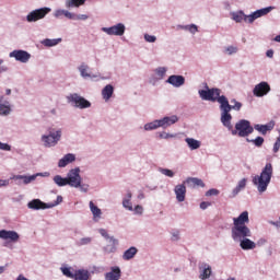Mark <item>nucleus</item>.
Instances as JSON below:
<instances>
[{"instance_id": "nucleus-39", "label": "nucleus", "mask_w": 280, "mask_h": 280, "mask_svg": "<svg viewBox=\"0 0 280 280\" xmlns=\"http://www.w3.org/2000/svg\"><path fill=\"white\" fill-rule=\"evenodd\" d=\"M166 69L165 68H158L155 70V74L158 75L159 79H163L166 74Z\"/></svg>"}, {"instance_id": "nucleus-2", "label": "nucleus", "mask_w": 280, "mask_h": 280, "mask_svg": "<svg viewBox=\"0 0 280 280\" xmlns=\"http://www.w3.org/2000/svg\"><path fill=\"white\" fill-rule=\"evenodd\" d=\"M273 176V166L267 163L261 170L260 175H255L252 179L253 185L257 187L258 192H265L268 189Z\"/></svg>"}, {"instance_id": "nucleus-35", "label": "nucleus", "mask_w": 280, "mask_h": 280, "mask_svg": "<svg viewBox=\"0 0 280 280\" xmlns=\"http://www.w3.org/2000/svg\"><path fill=\"white\" fill-rule=\"evenodd\" d=\"M247 142H253L255 144V147L257 148H260L262 147L264 142H265V139L261 138V137H257L256 139L254 140H249V139H246Z\"/></svg>"}, {"instance_id": "nucleus-60", "label": "nucleus", "mask_w": 280, "mask_h": 280, "mask_svg": "<svg viewBox=\"0 0 280 280\" xmlns=\"http://www.w3.org/2000/svg\"><path fill=\"white\" fill-rule=\"evenodd\" d=\"M16 280H30V279L25 278L23 275H20Z\"/></svg>"}, {"instance_id": "nucleus-5", "label": "nucleus", "mask_w": 280, "mask_h": 280, "mask_svg": "<svg viewBox=\"0 0 280 280\" xmlns=\"http://www.w3.org/2000/svg\"><path fill=\"white\" fill-rule=\"evenodd\" d=\"M254 132V127L250 121L242 119L235 124V129L231 131L233 136H238L241 138H246Z\"/></svg>"}, {"instance_id": "nucleus-40", "label": "nucleus", "mask_w": 280, "mask_h": 280, "mask_svg": "<svg viewBox=\"0 0 280 280\" xmlns=\"http://www.w3.org/2000/svg\"><path fill=\"white\" fill-rule=\"evenodd\" d=\"M10 112H11V108L9 106L0 104V115H9Z\"/></svg>"}, {"instance_id": "nucleus-33", "label": "nucleus", "mask_w": 280, "mask_h": 280, "mask_svg": "<svg viewBox=\"0 0 280 280\" xmlns=\"http://www.w3.org/2000/svg\"><path fill=\"white\" fill-rule=\"evenodd\" d=\"M231 103L234 104V105H230V112L233 109V110H236V112H240L243 107V104L237 102L236 100H231Z\"/></svg>"}, {"instance_id": "nucleus-3", "label": "nucleus", "mask_w": 280, "mask_h": 280, "mask_svg": "<svg viewBox=\"0 0 280 280\" xmlns=\"http://www.w3.org/2000/svg\"><path fill=\"white\" fill-rule=\"evenodd\" d=\"M272 10H275V7H265V9H258L257 11H254V13H250V15H245L244 11H238V13L232 14V20L236 23H241L243 21L254 23L257 19L266 16Z\"/></svg>"}, {"instance_id": "nucleus-36", "label": "nucleus", "mask_w": 280, "mask_h": 280, "mask_svg": "<svg viewBox=\"0 0 280 280\" xmlns=\"http://www.w3.org/2000/svg\"><path fill=\"white\" fill-rule=\"evenodd\" d=\"M79 71H81V77L91 78V74L88 72L89 71L88 66L83 65V66L79 67Z\"/></svg>"}, {"instance_id": "nucleus-31", "label": "nucleus", "mask_w": 280, "mask_h": 280, "mask_svg": "<svg viewBox=\"0 0 280 280\" xmlns=\"http://www.w3.org/2000/svg\"><path fill=\"white\" fill-rule=\"evenodd\" d=\"M52 180H55V184H57L59 187L69 185L68 178H62L60 175L55 176Z\"/></svg>"}, {"instance_id": "nucleus-58", "label": "nucleus", "mask_w": 280, "mask_h": 280, "mask_svg": "<svg viewBox=\"0 0 280 280\" xmlns=\"http://www.w3.org/2000/svg\"><path fill=\"white\" fill-rule=\"evenodd\" d=\"M273 50H268L267 52H266V56L267 57H269V58H273Z\"/></svg>"}, {"instance_id": "nucleus-17", "label": "nucleus", "mask_w": 280, "mask_h": 280, "mask_svg": "<svg viewBox=\"0 0 280 280\" xmlns=\"http://www.w3.org/2000/svg\"><path fill=\"white\" fill-rule=\"evenodd\" d=\"M166 82L174 88H180L185 84V78L183 75H171Z\"/></svg>"}, {"instance_id": "nucleus-59", "label": "nucleus", "mask_w": 280, "mask_h": 280, "mask_svg": "<svg viewBox=\"0 0 280 280\" xmlns=\"http://www.w3.org/2000/svg\"><path fill=\"white\" fill-rule=\"evenodd\" d=\"M9 184V182L8 180H0V187H2V186H7Z\"/></svg>"}, {"instance_id": "nucleus-42", "label": "nucleus", "mask_w": 280, "mask_h": 280, "mask_svg": "<svg viewBox=\"0 0 280 280\" xmlns=\"http://www.w3.org/2000/svg\"><path fill=\"white\" fill-rule=\"evenodd\" d=\"M161 174L167 176V177H174V172L171 171V170H167V168H162L161 171Z\"/></svg>"}, {"instance_id": "nucleus-32", "label": "nucleus", "mask_w": 280, "mask_h": 280, "mask_svg": "<svg viewBox=\"0 0 280 280\" xmlns=\"http://www.w3.org/2000/svg\"><path fill=\"white\" fill-rule=\"evenodd\" d=\"M98 233H101V235H103V237H105L106 240H109V242H110L112 244H114V245L118 244V241H117L116 238H114V237H110V236L108 235V233H107L106 230L101 229V230L98 231Z\"/></svg>"}, {"instance_id": "nucleus-26", "label": "nucleus", "mask_w": 280, "mask_h": 280, "mask_svg": "<svg viewBox=\"0 0 280 280\" xmlns=\"http://www.w3.org/2000/svg\"><path fill=\"white\" fill-rule=\"evenodd\" d=\"M103 100L109 101L114 94V86L113 85H107L105 89H103Z\"/></svg>"}, {"instance_id": "nucleus-28", "label": "nucleus", "mask_w": 280, "mask_h": 280, "mask_svg": "<svg viewBox=\"0 0 280 280\" xmlns=\"http://www.w3.org/2000/svg\"><path fill=\"white\" fill-rule=\"evenodd\" d=\"M138 253V249L136 247H131L122 254V259L125 260H130L132 259Z\"/></svg>"}, {"instance_id": "nucleus-25", "label": "nucleus", "mask_w": 280, "mask_h": 280, "mask_svg": "<svg viewBox=\"0 0 280 280\" xmlns=\"http://www.w3.org/2000/svg\"><path fill=\"white\" fill-rule=\"evenodd\" d=\"M90 273L86 270H77L74 272V277L72 279L74 280H89Z\"/></svg>"}, {"instance_id": "nucleus-55", "label": "nucleus", "mask_w": 280, "mask_h": 280, "mask_svg": "<svg viewBox=\"0 0 280 280\" xmlns=\"http://www.w3.org/2000/svg\"><path fill=\"white\" fill-rule=\"evenodd\" d=\"M241 192V189L236 186L233 191H232V195L233 197L237 196L238 194Z\"/></svg>"}, {"instance_id": "nucleus-51", "label": "nucleus", "mask_w": 280, "mask_h": 280, "mask_svg": "<svg viewBox=\"0 0 280 280\" xmlns=\"http://www.w3.org/2000/svg\"><path fill=\"white\" fill-rule=\"evenodd\" d=\"M135 213L137 214H142L143 213V207L141 206H136L133 209Z\"/></svg>"}, {"instance_id": "nucleus-52", "label": "nucleus", "mask_w": 280, "mask_h": 280, "mask_svg": "<svg viewBox=\"0 0 280 280\" xmlns=\"http://www.w3.org/2000/svg\"><path fill=\"white\" fill-rule=\"evenodd\" d=\"M212 203L211 202H206V201H203V202H201L200 203V209L201 210H206L208 207H210Z\"/></svg>"}, {"instance_id": "nucleus-7", "label": "nucleus", "mask_w": 280, "mask_h": 280, "mask_svg": "<svg viewBox=\"0 0 280 280\" xmlns=\"http://www.w3.org/2000/svg\"><path fill=\"white\" fill-rule=\"evenodd\" d=\"M50 11L51 9L48 7H44L43 9H35L28 13L27 21L33 23L43 20Z\"/></svg>"}, {"instance_id": "nucleus-57", "label": "nucleus", "mask_w": 280, "mask_h": 280, "mask_svg": "<svg viewBox=\"0 0 280 280\" xmlns=\"http://www.w3.org/2000/svg\"><path fill=\"white\" fill-rule=\"evenodd\" d=\"M77 19L86 21L89 19V15H77Z\"/></svg>"}, {"instance_id": "nucleus-49", "label": "nucleus", "mask_w": 280, "mask_h": 280, "mask_svg": "<svg viewBox=\"0 0 280 280\" xmlns=\"http://www.w3.org/2000/svg\"><path fill=\"white\" fill-rule=\"evenodd\" d=\"M59 13H63V15L70 20L74 19L73 13H70V11H59Z\"/></svg>"}, {"instance_id": "nucleus-44", "label": "nucleus", "mask_w": 280, "mask_h": 280, "mask_svg": "<svg viewBox=\"0 0 280 280\" xmlns=\"http://www.w3.org/2000/svg\"><path fill=\"white\" fill-rule=\"evenodd\" d=\"M92 242V238L91 237H83L81 238V241H79V246H82V245H88Z\"/></svg>"}, {"instance_id": "nucleus-41", "label": "nucleus", "mask_w": 280, "mask_h": 280, "mask_svg": "<svg viewBox=\"0 0 280 280\" xmlns=\"http://www.w3.org/2000/svg\"><path fill=\"white\" fill-rule=\"evenodd\" d=\"M122 206L125 208L129 209V211L133 210V207H132V203H131L130 199L122 200Z\"/></svg>"}, {"instance_id": "nucleus-38", "label": "nucleus", "mask_w": 280, "mask_h": 280, "mask_svg": "<svg viewBox=\"0 0 280 280\" xmlns=\"http://www.w3.org/2000/svg\"><path fill=\"white\" fill-rule=\"evenodd\" d=\"M61 272H63V276L70 278V279H73L75 273H72L71 272V269L70 268H67V267H63L61 268Z\"/></svg>"}, {"instance_id": "nucleus-29", "label": "nucleus", "mask_w": 280, "mask_h": 280, "mask_svg": "<svg viewBox=\"0 0 280 280\" xmlns=\"http://www.w3.org/2000/svg\"><path fill=\"white\" fill-rule=\"evenodd\" d=\"M86 0H66V8H79L83 5Z\"/></svg>"}, {"instance_id": "nucleus-34", "label": "nucleus", "mask_w": 280, "mask_h": 280, "mask_svg": "<svg viewBox=\"0 0 280 280\" xmlns=\"http://www.w3.org/2000/svg\"><path fill=\"white\" fill-rule=\"evenodd\" d=\"M35 178H36L35 176H23V175H18L14 177V179H23L24 184H30L33 180H35Z\"/></svg>"}, {"instance_id": "nucleus-64", "label": "nucleus", "mask_w": 280, "mask_h": 280, "mask_svg": "<svg viewBox=\"0 0 280 280\" xmlns=\"http://www.w3.org/2000/svg\"><path fill=\"white\" fill-rule=\"evenodd\" d=\"M4 270H5V268H4V267H0V275H1V273H3V272H4Z\"/></svg>"}, {"instance_id": "nucleus-56", "label": "nucleus", "mask_w": 280, "mask_h": 280, "mask_svg": "<svg viewBox=\"0 0 280 280\" xmlns=\"http://www.w3.org/2000/svg\"><path fill=\"white\" fill-rule=\"evenodd\" d=\"M2 63H3V60L0 59V74H1L2 72L8 71V68H7V67H1Z\"/></svg>"}, {"instance_id": "nucleus-18", "label": "nucleus", "mask_w": 280, "mask_h": 280, "mask_svg": "<svg viewBox=\"0 0 280 280\" xmlns=\"http://www.w3.org/2000/svg\"><path fill=\"white\" fill-rule=\"evenodd\" d=\"M121 278V270L119 267H112V271L105 273V280H119Z\"/></svg>"}, {"instance_id": "nucleus-14", "label": "nucleus", "mask_w": 280, "mask_h": 280, "mask_svg": "<svg viewBox=\"0 0 280 280\" xmlns=\"http://www.w3.org/2000/svg\"><path fill=\"white\" fill-rule=\"evenodd\" d=\"M0 238L16 243L20 240V235L15 231H0Z\"/></svg>"}, {"instance_id": "nucleus-22", "label": "nucleus", "mask_w": 280, "mask_h": 280, "mask_svg": "<svg viewBox=\"0 0 280 280\" xmlns=\"http://www.w3.org/2000/svg\"><path fill=\"white\" fill-rule=\"evenodd\" d=\"M28 208L33 210H40L49 208L47 203L40 201L39 199H34L28 203Z\"/></svg>"}, {"instance_id": "nucleus-9", "label": "nucleus", "mask_w": 280, "mask_h": 280, "mask_svg": "<svg viewBox=\"0 0 280 280\" xmlns=\"http://www.w3.org/2000/svg\"><path fill=\"white\" fill-rule=\"evenodd\" d=\"M61 139V131L50 132L48 136H43L42 140L44 141L45 147H54Z\"/></svg>"}, {"instance_id": "nucleus-20", "label": "nucleus", "mask_w": 280, "mask_h": 280, "mask_svg": "<svg viewBox=\"0 0 280 280\" xmlns=\"http://www.w3.org/2000/svg\"><path fill=\"white\" fill-rule=\"evenodd\" d=\"M276 124L273 121H270L268 125H255L254 129L265 136L268 131L273 130Z\"/></svg>"}, {"instance_id": "nucleus-63", "label": "nucleus", "mask_w": 280, "mask_h": 280, "mask_svg": "<svg viewBox=\"0 0 280 280\" xmlns=\"http://www.w3.org/2000/svg\"><path fill=\"white\" fill-rule=\"evenodd\" d=\"M275 42L280 43V34H279V36H276V37H275Z\"/></svg>"}, {"instance_id": "nucleus-19", "label": "nucleus", "mask_w": 280, "mask_h": 280, "mask_svg": "<svg viewBox=\"0 0 280 280\" xmlns=\"http://www.w3.org/2000/svg\"><path fill=\"white\" fill-rule=\"evenodd\" d=\"M184 184H187V186L190 187V188H196V187H202L203 188V187H206V184L201 179L195 178V177L186 178Z\"/></svg>"}, {"instance_id": "nucleus-47", "label": "nucleus", "mask_w": 280, "mask_h": 280, "mask_svg": "<svg viewBox=\"0 0 280 280\" xmlns=\"http://www.w3.org/2000/svg\"><path fill=\"white\" fill-rule=\"evenodd\" d=\"M237 48L236 47H233V46H229L225 51L228 52V55H233V54H236L237 52Z\"/></svg>"}, {"instance_id": "nucleus-62", "label": "nucleus", "mask_w": 280, "mask_h": 280, "mask_svg": "<svg viewBox=\"0 0 280 280\" xmlns=\"http://www.w3.org/2000/svg\"><path fill=\"white\" fill-rule=\"evenodd\" d=\"M62 11H57V13H55V16H61V15H65V13H60Z\"/></svg>"}, {"instance_id": "nucleus-24", "label": "nucleus", "mask_w": 280, "mask_h": 280, "mask_svg": "<svg viewBox=\"0 0 280 280\" xmlns=\"http://www.w3.org/2000/svg\"><path fill=\"white\" fill-rule=\"evenodd\" d=\"M185 142L190 150H198L201 147V142L192 138H186Z\"/></svg>"}, {"instance_id": "nucleus-23", "label": "nucleus", "mask_w": 280, "mask_h": 280, "mask_svg": "<svg viewBox=\"0 0 280 280\" xmlns=\"http://www.w3.org/2000/svg\"><path fill=\"white\" fill-rule=\"evenodd\" d=\"M75 161L74 154H66L63 159L59 160V167H66L68 164Z\"/></svg>"}, {"instance_id": "nucleus-8", "label": "nucleus", "mask_w": 280, "mask_h": 280, "mask_svg": "<svg viewBox=\"0 0 280 280\" xmlns=\"http://www.w3.org/2000/svg\"><path fill=\"white\" fill-rule=\"evenodd\" d=\"M68 185L70 187L79 188L82 184V178L80 176V168H74L68 172Z\"/></svg>"}, {"instance_id": "nucleus-43", "label": "nucleus", "mask_w": 280, "mask_h": 280, "mask_svg": "<svg viewBox=\"0 0 280 280\" xmlns=\"http://www.w3.org/2000/svg\"><path fill=\"white\" fill-rule=\"evenodd\" d=\"M185 30H187L190 33L195 34L196 32H198V26H196V24H189L188 26H185Z\"/></svg>"}, {"instance_id": "nucleus-12", "label": "nucleus", "mask_w": 280, "mask_h": 280, "mask_svg": "<svg viewBox=\"0 0 280 280\" xmlns=\"http://www.w3.org/2000/svg\"><path fill=\"white\" fill-rule=\"evenodd\" d=\"M70 101L74 103V106L81 109L91 107V103L86 101L84 97L79 96L78 94H72V96H70Z\"/></svg>"}, {"instance_id": "nucleus-6", "label": "nucleus", "mask_w": 280, "mask_h": 280, "mask_svg": "<svg viewBox=\"0 0 280 280\" xmlns=\"http://www.w3.org/2000/svg\"><path fill=\"white\" fill-rule=\"evenodd\" d=\"M199 95L205 101L218 102V103H220L221 98L225 97L224 95L221 96L220 89H210L208 91L201 90L199 91Z\"/></svg>"}, {"instance_id": "nucleus-54", "label": "nucleus", "mask_w": 280, "mask_h": 280, "mask_svg": "<svg viewBox=\"0 0 280 280\" xmlns=\"http://www.w3.org/2000/svg\"><path fill=\"white\" fill-rule=\"evenodd\" d=\"M279 150H280V143H278V142L276 141L275 144H273L272 151H273V153H277V152H279Z\"/></svg>"}, {"instance_id": "nucleus-30", "label": "nucleus", "mask_w": 280, "mask_h": 280, "mask_svg": "<svg viewBox=\"0 0 280 280\" xmlns=\"http://www.w3.org/2000/svg\"><path fill=\"white\" fill-rule=\"evenodd\" d=\"M161 127V121L160 120H154L152 122L145 124L144 125V130H155Z\"/></svg>"}, {"instance_id": "nucleus-27", "label": "nucleus", "mask_w": 280, "mask_h": 280, "mask_svg": "<svg viewBox=\"0 0 280 280\" xmlns=\"http://www.w3.org/2000/svg\"><path fill=\"white\" fill-rule=\"evenodd\" d=\"M90 211H92V215H94V219L102 218V210L96 207L93 201H90Z\"/></svg>"}, {"instance_id": "nucleus-61", "label": "nucleus", "mask_w": 280, "mask_h": 280, "mask_svg": "<svg viewBox=\"0 0 280 280\" xmlns=\"http://www.w3.org/2000/svg\"><path fill=\"white\" fill-rule=\"evenodd\" d=\"M60 202H62V197L61 196H57V203H55V205H59Z\"/></svg>"}, {"instance_id": "nucleus-48", "label": "nucleus", "mask_w": 280, "mask_h": 280, "mask_svg": "<svg viewBox=\"0 0 280 280\" xmlns=\"http://www.w3.org/2000/svg\"><path fill=\"white\" fill-rule=\"evenodd\" d=\"M144 40L148 42V43H155L156 37L150 36V35H144Z\"/></svg>"}, {"instance_id": "nucleus-21", "label": "nucleus", "mask_w": 280, "mask_h": 280, "mask_svg": "<svg viewBox=\"0 0 280 280\" xmlns=\"http://www.w3.org/2000/svg\"><path fill=\"white\" fill-rule=\"evenodd\" d=\"M178 121L177 116L164 117L160 120L161 128L166 129Z\"/></svg>"}, {"instance_id": "nucleus-53", "label": "nucleus", "mask_w": 280, "mask_h": 280, "mask_svg": "<svg viewBox=\"0 0 280 280\" xmlns=\"http://www.w3.org/2000/svg\"><path fill=\"white\" fill-rule=\"evenodd\" d=\"M161 139H168V138H173L174 136L173 135H170V133H166V132H163L159 136Z\"/></svg>"}, {"instance_id": "nucleus-16", "label": "nucleus", "mask_w": 280, "mask_h": 280, "mask_svg": "<svg viewBox=\"0 0 280 280\" xmlns=\"http://www.w3.org/2000/svg\"><path fill=\"white\" fill-rule=\"evenodd\" d=\"M199 272H200L199 279L206 280V279H209L210 276L212 275V268L208 264H201L199 266Z\"/></svg>"}, {"instance_id": "nucleus-37", "label": "nucleus", "mask_w": 280, "mask_h": 280, "mask_svg": "<svg viewBox=\"0 0 280 280\" xmlns=\"http://www.w3.org/2000/svg\"><path fill=\"white\" fill-rule=\"evenodd\" d=\"M61 42V39H46L44 40V46L46 47H52V46H56L58 45L59 43Z\"/></svg>"}, {"instance_id": "nucleus-4", "label": "nucleus", "mask_w": 280, "mask_h": 280, "mask_svg": "<svg viewBox=\"0 0 280 280\" xmlns=\"http://www.w3.org/2000/svg\"><path fill=\"white\" fill-rule=\"evenodd\" d=\"M220 104V110H221V122L224 127H226L229 130L233 129V126L231 124L232 121V115L231 113V105L229 103V100L226 97H221L219 100Z\"/></svg>"}, {"instance_id": "nucleus-13", "label": "nucleus", "mask_w": 280, "mask_h": 280, "mask_svg": "<svg viewBox=\"0 0 280 280\" xmlns=\"http://www.w3.org/2000/svg\"><path fill=\"white\" fill-rule=\"evenodd\" d=\"M10 57L15 58L18 61L22 63H26L31 59V55L24 50H14L10 54Z\"/></svg>"}, {"instance_id": "nucleus-46", "label": "nucleus", "mask_w": 280, "mask_h": 280, "mask_svg": "<svg viewBox=\"0 0 280 280\" xmlns=\"http://www.w3.org/2000/svg\"><path fill=\"white\" fill-rule=\"evenodd\" d=\"M246 184H247V179L243 178L242 180L238 182L236 187L243 190L246 187Z\"/></svg>"}, {"instance_id": "nucleus-15", "label": "nucleus", "mask_w": 280, "mask_h": 280, "mask_svg": "<svg viewBox=\"0 0 280 280\" xmlns=\"http://www.w3.org/2000/svg\"><path fill=\"white\" fill-rule=\"evenodd\" d=\"M174 192H175V196H176V200L178 202H184L185 199H186V192H187L185 182L180 185H176L175 188H174Z\"/></svg>"}, {"instance_id": "nucleus-50", "label": "nucleus", "mask_w": 280, "mask_h": 280, "mask_svg": "<svg viewBox=\"0 0 280 280\" xmlns=\"http://www.w3.org/2000/svg\"><path fill=\"white\" fill-rule=\"evenodd\" d=\"M0 150H3V151H11V147L7 143H0Z\"/></svg>"}, {"instance_id": "nucleus-10", "label": "nucleus", "mask_w": 280, "mask_h": 280, "mask_svg": "<svg viewBox=\"0 0 280 280\" xmlns=\"http://www.w3.org/2000/svg\"><path fill=\"white\" fill-rule=\"evenodd\" d=\"M270 91L271 88L267 82H260L259 84L255 85L253 94L256 97H262L267 95Z\"/></svg>"}, {"instance_id": "nucleus-1", "label": "nucleus", "mask_w": 280, "mask_h": 280, "mask_svg": "<svg viewBox=\"0 0 280 280\" xmlns=\"http://www.w3.org/2000/svg\"><path fill=\"white\" fill-rule=\"evenodd\" d=\"M247 223H249V213L244 211L237 218H233V226L231 229L232 238L238 241L241 248L244 250L256 248V243L247 238L252 236V231L246 225Z\"/></svg>"}, {"instance_id": "nucleus-11", "label": "nucleus", "mask_w": 280, "mask_h": 280, "mask_svg": "<svg viewBox=\"0 0 280 280\" xmlns=\"http://www.w3.org/2000/svg\"><path fill=\"white\" fill-rule=\"evenodd\" d=\"M103 32L107 33L109 36H122L126 32L125 24H116L114 26H109V28H103Z\"/></svg>"}, {"instance_id": "nucleus-45", "label": "nucleus", "mask_w": 280, "mask_h": 280, "mask_svg": "<svg viewBox=\"0 0 280 280\" xmlns=\"http://www.w3.org/2000/svg\"><path fill=\"white\" fill-rule=\"evenodd\" d=\"M219 194H220V191L218 189H210L205 195H206V197H210V196H217Z\"/></svg>"}]
</instances>
